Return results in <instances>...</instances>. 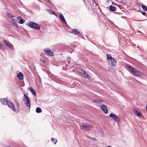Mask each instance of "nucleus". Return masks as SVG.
<instances>
[{"mask_svg":"<svg viewBox=\"0 0 147 147\" xmlns=\"http://www.w3.org/2000/svg\"><path fill=\"white\" fill-rule=\"evenodd\" d=\"M0 101L2 104L5 105H7L8 107L10 108L13 111H16V109L11 101L9 102L7 99L5 98H1L0 99Z\"/></svg>","mask_w":147,"mask_h":147,"instance_id":"1","label":"nucleus"},{"mask_svg":"<svg viewBox=\"0 0 147 147\" xmlns=\"http://www.w3.org/2000/svg\"><path fill=\"white\" fill-rule=\"evenodd\" d=\"M80 127L81 129L87 131L91 130L92 128V126L84 123H83L81 125H80Z\"/></svg>","mask_w":147,"mask_h":147,"instance_id":"2","label":"nucleus"},{"mask_svg":"<svg viewBox=\"0 0 147 147\" xmlns=\"http://www.w3.org/2000/svg\"><path fill=\"white\" fill-rule=\"evenodd\" d=\"M27 25L32 28L36 30L40 29V28L39 25L34 22H29V23H28Z\"/></svg>","mask_w":147,"mask_h":147,"instance_id":"3","label":"nucleus"},{"mask_svg":"<svg viewBox=\"0 0 147 147\" xmlns=\"http://www.w3.org/2000/svg\"><path fill=\"white\" fill-rule=\"evenodd\" d=\"M23 100L25 102L26 105L27 107H29V109H30V101L29 100L28 96L25 94H24V97L23 98Z\"/></svg>","mask_w":147,"mask_h":147,"instance_id":"4","label":"nucleus"},{"mask_svg":"<svg viewBox=\"0 0 147 147\" xmlns=\"http://www.w3.org/2000/svg\"><path fill=\"white\" fill-rule=\"evenodd\" d=\"M109 117L116 122L118 123L119 122L120 119L117 115L113 113H111L109 115Z\"/></svg>","mask_w":147,"mask_h":147,"instance_id":"5","label":"nucleus"},{"mask_svg":"<svg viewBox=\"0 0 147 147\" xmlns=\"http://www.w3.org/2000/svg\"><path fill=\"white\" fill-rule=\"evenodd\" d=\"M43 50L48 55L50 56H53V53L49 48H45Z\"/></svg>","mask_w":147,"mask_h":147,"instance_id":"6","label":"nucleus"},{"mask_svg":"<svg viewBox=\"0 0 147 147\" xmlns=\"http://www.w3.org/2000/svg\"><path fill=\"white\" fill-rule=\"evenodd\" d=\"M133 111L135 114L138 117H144V116L142 115V114L141 113L138 112L137 110L136 109H134Z\"/></svg>","mask_w":147,"mask_h":147,"instance_id":"7","label":"nucleus"},{"mask_svg":"<svg viewBox=\"0 0 147 147\" xmlns=\"http://www.w3.org/2000/svg\"><path fill=\"white\" fill-rule=\"evenodd\" d=\"M109 62L113 66H115L116 65V61L113 58L110 59V60L109 61Z\"/></svg>","mask_w":147,"mask_h":147,"instance_id":"8","label":"nucleus"},{"mask_svg":"<svg viewBox=\"0 0 147 147\" xmlns=\"http://www.w3.org/2000/svg\"><path fill=\"white\" fill-rule=\"evenodd\" d=\"M101 109L105 113H108L107 108L105 105H102L101 107Z\"/></svg>","mask_w":147,"mask_h":147,"instance_id":"9","label":"nucleus"},{"mask_svg":"<svg viewBox=\"0 0 147 147\" xmlns=\"http://www.w3.org/2000/svg\"><path fill=\"white\" fill-rule=\"evenodd\" d=\"M17 21L19 23L21 24L24 23L25 20L22 19L21 17L19 16L18 18Z\"/></svg>","mask_w":147,"mask_h":147,"instance_id":"10","label":"nucleus"},{"mask_svg":"<svg viewBox=\"0 0 147 147\" xmlns=\"http://www.w3.org/2000/svg\"><path fill=\"white\" fill-rule=\"evenodd\" d=\"M3 41L4 43L8 46L10 49H12L13 47V45L12 44L9 43L6 40H4Z\"/></svg>","mask_w":147,"mask_h":147,"instance_id":"11","label":"nucleus"},{"mask_svg":"<svg viewBox=\"0 0 147 147\" xmlns=\"http://www.w3.org/2000/svg\"><path fill=\"white\" fill-rule=\"evenodd\" d=\"M133 73L136 76H141L142 74L141 72L136 71L135 69Z\"/></svg>","mask_w":147,"mask_h":147,"instance_id":"12","label":"nucleus"},{"mask_svg":"<svg viewBox=\"0 0 147 147\" xmlns=\"http://www.w3.org/2000/svg\"><path fill=\"white\" fill-rule=\"evenodd\" d=\"M18 77L20 80H22L23 78V74L21 72H19L17 74Z\"/></svg>","mask_w":147,"mask_h":147,"instance_id":"13","label":"nucleus"},{"mask_svg":"<svg viewBox=\"0 0 147 147\" xmlns=\"http://www.w3.org/2000/svg\"><path fill=\"white\" fill-rule=\"evenodd\" d=\"M82 75L85 77L87 78L88 79H90V76L88 74H87V73L85 71L83 73V74H82Z\"/></svg>","mask_w":147,"mask_h":147,"instance_id":"14","label":"nucleus"},{"mask_svg":"<svg viewBox=\"0 0 147 147\" xmlns=\"http://www.w3.org/2000/svg\"><path fill=\"white\" fill-rule=\"evenodd\" d=\"M109 10L110 11H115L116 10L115 7L114 6H113L112 5H111L109 6Z\"/></svg>","mask_w":147,"mask_h":147,"instance_id":"15","label":"nucleus"},{"mask_svg":"<svg viewBox=\"0 0 147 147\" xmlns=\"http://www.w3.org/2000/svg\"><path fill=\"white\" fill-rule=\"evenodd\" d=\"M59 16L60 19L63 22H66V21L64 18L62 14H59Z\"/></svg>","mask_w":147,"mask_h":147,"instance_id":"16","label":"nucleus"},{"mask_svg":"<svg viewBox=\"0 0 147 147\" xmlns=\"http://www.w3.org/2000/svg\"><path fill=\"white\" fill-rule=\"evenodd\" d=\"M30 90L34 95L36 96V95L35 91L34 90L33 88L30 87Z\"/></svg>","mask_w":147,"mask_h":147,"instance_id":"17","label":"nucleus"},{"mask_svg":"<svg viewBox=\"0 0 147 147\" xmlns=\"http://www.w3.org/2000/svg\"><path fill=\"white\" fill-rule=\"evenodd\" d=\"M127 67L129 69V70L132 71V72H133V71H134L135 69V68L131 67L129 65H127Z\"/></svg>","mask_w":147,"mask_h":147,"instance_id":"18","label":"nucleus"},{"mask_svg":"<svg viewBox=\"0 0 147 147\" xmlns=\"http://www.w3.org/2000/svg\"><path fill=\"white\" fill-rule=\"evenodd\" d=\"M36 111L37 113H40L42 112V110L40 108L38 107L36 109Z\"/></svg>","mask_w":147,"mask_h":147,"instance_id":"19","label":"nucleus"},{"mask_svg":"<svg viewBox=\"0 0 147 147\" xmlns=\"http://www.w3.org/2000/svg\"><path fill=\"white\" fill-rule=\"evenodd\" d=\"M72 32L76 34H78L79 33V32L76 29L73 30Z\"/></svg>","mask_w":147,"mask_h":147,"instance_id":"20","label":"nucleus"},{"mask_svg":"<svg viewBox=\"0 0 147 147\" xmlns=\"http://www.w3.org/2000/svg\"><path fill=\"white\" fill-rule=\"evenodd\" d=\"M11 24H12L13 26H15L16 27H18V24H17L14 21H12L11 22Z\"/></svg>","mask_w":147,"mask_h":147,"instance_id":"21","label":"nucleus"},{"mask_svg":"<svg viewBox=\"0 0 147 147\" xmlns=\"http://www.w3.org/2000/svg\"><path fill=\"white\" fill-rule=\"evenodd\" d=\"M78 71L79 72V73H80L82 75V74H83V73L84 72V70H83L82 69H79L78 70Z\"/></svg>","mask_w":147,"mask_h":147,"instance_id":"22","label":"nucleus"},{"mask_svg":"<svg viewBox=\"0 0 147 147\" xmlns=\"http://www.w3.org/2000/svg\"><path fill=\"white\" fill-rule=\"evenodd\" d=\"M107 59L109 61L110 60V59H111V58H112L113 57H112L111 55L110 54H107Z\"/></svg>","mask_w":147,"mask_h":147,"instance_id":"23","label":"nucleus"},{"mask_svg":"<svg viewBox=\"0 0 147 147\" xmlns=\"http://www.w3.org/2000/svg\"><path fill=\"white\" fill-rule=\"evenodd\" d=\"M141 7L144 10L147 12V7L146 6L142 5H141Z\"/></svg>","mask_w":147,"mask_h":147,"instance_id":"24","label":"nucleus"},{"mask_svg":"<svg viewBox=\"0 0 147 147\" xmlns=\"http://www.w3.org/2000/svg\"><path fill=\"white\" fill-rule=\"evenodd\" d=\"M7 14L8 17L11 18H12L13 17H14V16L12 15L11 14L9 13H8L7 12Z\"/></svg>","mask_w":147,"mask_h":147,"instance_id":"25","label":"nucleus"},{"mask_svg":"<svg viewBox=\"0 0 147 147\" xmlns=\"http://www.w3.org/2000/svg\"><path fill=\"white\" fill-rule=\"evenodd\" d=\"M0 48L2 49H5V47L4 46L0 44Z\"/></svg>","mask_w":147,"mask_h":147,"instance_id":"26","label":"nucleus"},{"mask_svg":"<svg viewBox=\"0 0 147 147\" xmlns=\"http://www.w3.org/2000/svg\"><path fill=\"white\" fill-rule=\"evenodd\" d=\"M51 140L52 142H54L55 140L56 141H55V144H56V143L57 142V140H56L54 138H51Z\"/></svg>","mask_w":147,"mask_h":147,"instance_id":"27","label":"nucleus"},{"mask_svg":"<svg viewBox=\"0 0 147 147\" xmlns=\"http://www.w3.org/2000/svg\"><path fill=\"white\" fill-rule=\"evenodd\" d=\"M98 101L97 103H100L102 102L103 101V100H98Z\"/></svg>","mask_w":147,"mask_h":147,"instance_id":"28","label":"nucleus"},{"mask_svg":"<svg viewBox=\"0 0 147 147\" xmlns=\"http://www.w3.org/2000/svg\"><path fill=\"white\" fill-rule=\"evenodd\" d=\"M92 101L93 102L95 103H97V102H98V100H92Z\"/></svg>","mask_w":147,"mask_h":147,"instance_id":"29","label":"nucleus"},{"mask_svg":"<svg viewBox=\"0 0 147 147\" xmlns=\"http://www.w3.org/2000/svg\"><path fill=\"white\" fill-rule=\"evenodd\" d=\"M140 12L142 13L143 15L144 16H146V13L145 12L143 11H140Z\"/></svg>","mask_w":147,"mask_h":147,"instance_id":"30","label":"nucleus"},{"mask_svg":"<svg viewBox=\"0 0 147 147\" xmlns=\"http://www.w3.org/2000/svg\"><path fill=\"white\" fill-rule=\"evenodd\" d=\"M86 136L90 140L92 139V138L90 137V136L88 135H86Z\"/></svg>","mask_w":147,"mask_h":147,"instance_id":"31","label":"nucleus"},{"mask_svg":"<svg viewBox=\"0 0 147 147\" xmlns=\"http://www.w3.org/2000/svg\"><path fill=\"white\" fill-rule=\"evenodd\" d=\"M118 7L120 9H122L123 8V7L120 5H119Z\"/></svg>","mask_w":147,"mask_h":147,"instance_id":"32","label":"nucleus"},{"mask_svg":"<svg viewBox=\"0 0 147 147\" xmlns=\"http://www.w3.org/2000/svg\"><path fill=\"white\" fill-rule=\"evenodd\" d=\"M50 12L51 13H52V14H54L55 12L54 11L52 10H51L50 11Z\"/></svg>","mask_w":147,"mask_h":147,"instance_id":"33","label":"nucleus"},{"mask_svg":"<svg viewBox=\"0 0 147 147\" xmlns=\"http://www.w3.org/2000/svg\"><path fill=\"white\" fill-rule=\"evenodd\" d=\"M40 61L43 63H45V60L43 59H40Z\"/></svg>","mask_w":147,"mask_h":147,"instance_id":"34","label":"nucleus"},{"mask_svg":"<svg viewBox=\"0 0 147 147\" xmlns=\"http://www.w3.org/2000/svg\"><path fill=\"white\" fill-rule=\"evenodd\" d=\"M92 139H93V140H95V141H96L97 140L95 138H92Z\"/></svg>","mask_w":147,"mask_h":147,"instance_id":"35","label":"nucleus"},{"mask_svg":"<svg viewBox=\"0 0 147 147\" xmlns=\"http://www.w3.org/2000/svg\"><path fill=\"white\" fill-rule=\"evenodd\" d=\"M146 109L147 110V105H146Z\"/></svg>","mask_w":147,"mask_h":147,"instance_id":"36","label":"nucleus"},{"mask_svg":"<svg viewBox=\"0 0 147 147\" xmlns=\"http://www.w3.org/2000/svg\"><path fill=\"white\" fill-rule=\"evenodd\" d=\"M70 58L69 57H68L67 59H70Z\"/></svg>","mask_w":147,"mask_h":147,"instance_id":"37","label":"nucleus"},{"mask_svg":"<svg viewBox=\"0 0 147 147\" xmlns=\"http://www.w3.org/2000/svg\"><path fill=\"white\" fill-rule=\"evenodd\" d=\"M48 1L49 2V3H50V2H51L50 1Z\"/></svg>","mask_w":147,"mask_h":147,"instance_id":"38","label":"nucleus"},{"mask_svg":"<svg viewBox=\"0 0 147 147\" xmlns=\"http://www.w3.org/2000/svg\"><path fill=\"white\" fill-rule=\"evenodd\" d=\"M139 32H140V33H141V32H140V31H139Z\"/></svg>","mask_w":147,"mask_h":147,"instance_id":"39","label":"nucleus"},{"mask_svg":"<svg viewBox=\"0 0 147 147\" xmlns=\"http://www.w3.org/2000/svg\"><path fill=\"white\" fill-rule=\"evenodd\" d=\"M17 104H18V102H17Z\"/></svg>","mask_w":147,"mask_h":147,"instance_id":"40","label":"nucleus"},{"mask_svg":"<svg viewBox=\"0 0 147 147\" xmlns=\"http://www.w3.org/2000/svg\"><path fill=\"white\" fill-rule=\"evenodd\" d=\"M84 1V0H83Z\"/></svg>","mask_w":147,"mask_h":147,"instance_id":"41","label":"nucleus"}]
</instances>
